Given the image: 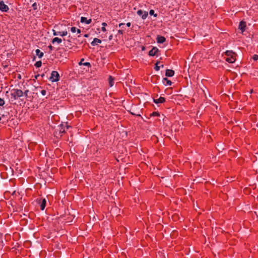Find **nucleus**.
I'll return each mask as SVG.
<instances>
[{"label":"nucleus","instance_id":"nucleus-1","mask_svg":"<svg viewBox=\"0 0 258 258\" xmlns=\"http://www.w3.org/2000/svg\"><path fill=\"white\" fill-rule=\"evenodd\" d=\"M225 55L227 56L225 57V60L229 63H233L236 60V56L237 54L232 50H227L224 52Z\"/></svg>","mask_w":258,"mask_h":258},{"label":"nucleus","instance_id":"nucleus-2","mask_svg":"<svg viewBox=\"0 0 258 258\" xmlns=\"http://www.w3.org/2000/svg\"><path fill=\"white\" fill-rule=\"evenodd\" d=\"M11 95L12 98H13L14 100H17L23 96V92L20 89H13L11 91Z\"/></svg>","mask_w":258,"mask_h":258},{"label":"nucleus","instance_id":"nucleus-3","mask_svg":"<svg viewBox=\"0 0 258 258\" xmlns=\"http://www.w3.org/2000/svg\"><path fill=\"white\" fill-rule=\"evenodd\" d=\"M36 202L37 204L39 206L41 211H43L45 209L47 204L46 199L42 197H39L36 199Z\"/></svg>","mask_w":258,"mask_h":258},{"label":"nucleus","instance_id":"nucleus-4","mask_svg":"<svg viewBox=\"0 0 258 258\" xmlns=\"http://www.w3.org/2000/svg\"><path fill=\"white\" fill-rule=\"evenodd\" d=\"M49 79L52 82H58L60 79V76L57 71H53L51 73V76Z\"/></svg>","mask_w":258,"mask_h":258},{"label":"nucleus","instance_id":"nucleus-5","mask_svg":"<svg viewBox=\"0 0 258 258\" xmlns=\"http://www.w3.org/2000/svg\"><path fill=\"white\" fill-rule=\"evenodd\" d=\"M137 108L138 107L136 105L133 106L130 110H128V112L133 115L141 116L140 111Z\"/></svg>","mask_w":258,"mask_h":258},{"label":"nucleus","instance_id":"nucleus-6","mask_svg":"<svg viewBox=\"0 0 258 258\" xmlns=\"http://www.w3.org/2000/svg\"><path fill=\"white\" fill-rule=\"evenodd\" d=\"M159 52L160 51L157 47L153 46L152 49L149 51L148 55L150 56H158Z\"/></svg>","mask_w":258,"mask_h":258},{"label":"nucleus","instance_id":"nucleus-7","mask_svg":"<svg viewBox=\"0 0 258 258\" xmlns=\"http://www.w3.org/2000/svg\"><path fill=\"white\" fill-rule=\"evenodd\" d=\"M246 27V22L243 20L241 21L239 24L238 29L241 31V33H243L245 31Z\"/></svg>","mask_w":258,"mask_h":258},{"label":"nucleus","instance_id":"nucleus-8","mask_svg":"<svg viewBox=\"0 0 258 258\" xmlns=\"http://www.w3.org/2000/svg\"><path fill=\"white\" fill-rule=\"evenodd\" d=\"M137 13L139 16H141L143 20L146 19L148 16V12L147 11L143 12L142 10H139Z\"/></svg>","mask_w":258,"mask_h":258},{"label":"nucleus","instance_id":"nucleus-9","mask_svg":"<svg viewBox=\"0 0 258 258\" xmlns=\"http://www.w3.org/2000/svg\"><path fill=\"white\" fill-rule=\"evenodd\" d=\"M9 9L3 1H0V10L3 12H7Z\"/></svg>","mask_w":258,"mask_h":258},{"label":"nucleus","instance_id":"nucleus-10","mask_svg":"<svg viewBox=\"0 0 258 258\" xmlns=\"http://www.w3.org/2000/svg\"><path fill=\"white\" fill-rule=\"evenodd\" d=\"M225 144L224 143L219 142L217 145L216 149L219 152H221L225 149Z\"/></svg>","mask_w":258,"mask_h":258},{"label":"nucleus","instance_id":"nucleus-11","mask_svg":"<svg viewBox=\"0 0 258 258\" xmlns=\"http://www.w3.org/2000/svg\"><path fill=\"white\" fill-rule=\"evenodd\" d=\"M153 102L157 104L163 103L166 102V98L160 96L158 99L153 98Z\"/></svg>","mask_w":258,"mask_h":258},{"label":"nucleus","instance_id":"nucleus-12","mask_svg":"<svg viewBox=\"0 0 258 258\" xmlns=\"http://www.w3.org/2000/svg\"><path fill=\"white\" fill-rule=\"evenodd\" d=\"M57 130L58 131L59 133H60L62 136L63 134H64L66 133L65 128H64V124L63 122H61V123L58 126V128Z\"/></svg>","mask_w":258,"mask_h":258},{"label":"nucleus","instance_id":"nucleus-13","mask_svg":"<svg viewBox=\"0 0 258 258\" xmlns=\"http://www.w3.org/2000/svg\"><path fill=\"white\" fill-rule=\"evenodd\" d=\"M85 58H82L81 59L80 61L79 62L78 64L79 66H84L88 67L89 68L91 67V64L89 62H85L84 61Z\"/></svg>","mask_w":258,"mask_h":258},{"label":"nucleus","instance_id":"nucleus-14","mask_svg":"<svg viewBox=\"0 0 258 258\" xmlns=\"http://www.w3.org/2000/svg\"><path fill=\"white\" fill-rule=\"evenodd\" d=\"M174 71L171 69H167L165 71V76L167 77H171L174 75Z\"/></svg>","mask_w":258,"mask_h":258},{"label":"nucleus","instance_id":"nucleus-15","mask_svg":"<svg viewBox=\"0 0 258 258\" xmlns=\"http://www.w3.org/2000/svg\"><path fill=\"white\" fill-rule=\"evenodd\" d=\"M166 38L164 36L158 35L156 38V40L158 43L162 44L166 41Z\"/></svg>","mask_w":258,"mask_h":258},{"label":"nucleus","instance_id":"nucleus-16","mask_svg":"<svg viewBox=\"0 0 258 258\" xmlns=\"http://www.w3.org/2000/svg\"><path fill=\"white\" fill-rule=\"evenodd\" d=\"M80 22L82 23H85L86 24H90L92 22V19H89L87 20V18L82 17L80 19Z\"/></svg>","mask_w":258,"mask_h":258},{"label":"nucleus","instance_id":"nucleus-17","mask_svg":"<svg viewBox=\"0 0 258 258\" xmlns=\"http://www.w3.org/2000/svg\"><path fill=\"white\" fill-rule=\"evenodd\" d=\"M54 137L57 140H60L62 137V135L59 133L58 131L56 129L53 133Z\"/></svg>","mask_w":258,"mask_h":258},{"label":"nucleus","instance_id":"nucleus-18","mask_svg":"<svg viewBox=\"0 0 258 258\" xmlns=\"http://www.w3.org/2000/svg\"><path fill=\"white\" fill-rule=\"evenodd\" d=\"M162 82L165 86H171L172 84V82L170 80L168 79L167 77L163 79Z\"/></svg>","mask_w":258,"mask_h":258},{"label":"nucleus","instance_id":"nucleus-19","mask_svg":"<svg viewBox=\"0 0 258 258\" xmlns=\"http://www.w3.org/2000/svg\"><path fill=\"white\" fill-rule=\"evenodd\" d=\"M102 42L101 39H99L97 38H94L93 40L91 42V44L92 46H95L97 45L98 43H101Z\"/></svg>","mask_w":258,"mask_h":258},{"label":"nucleus","instance_id":"nucleus-20","mask_svg":"<svg viewBox=\"0 0 258 258\" xmlns=\"http://www.w3.org/2000/svg\"><path fill=\"white\" fill-rule=\"evenodd\" d=\"M114 78L111 76H109L108 78L109 85L110 87H112L114 84Z\"/></svg>","mask_w":258,"mask_h":258},{"label":"nucleus","instance_id":"nucleus-21","mask_svg":"<svg viewBox=\"0 0 258 258\" xmlns=\"http://www.w3.org/2000/svg\"><path fill=\"white\" fill-rule=\"evenodd\" d=\"M35 52L36 55L38 56L39 58H42L44 55L43 52H41L39 49H37Z\"/></svg>","mask_w":258,"mask_h":258},{"label":"nucleus","instance_id":"nucleus-22","mask_svg":"<svg viewBox=\"0 0 258 258\" xmlns=\"http://www.w3.org/2000/svg\"><path fill=\"white\" fill-rule=\"evenodd\" d=\"M62 40L61 39L58 38V37H55L52 39V43H54L55 42H57V43L59 44L61 42Z\"/></svg>","mask_w":258,"mask_h":258},{"label":"nucleus","instance_id":"nucleus-23","mask_svg":"<svg viewBox=\"0 0 258 258\" xmlns=\"http://www.w3.org/2000/svg\"><path fill=\"white\" fill-rule=\"evenodd\" d=\"M160 114L158 111H154L150 114V117L152 116H160Z\"/></svg>","mask_w":258,"mask_h":258},{"label":"nucleus","instance_id":"nucleus-24","mask_svg":"<svg viewBox=\"0 0 258 258\" xmlns=\"http://www.w3.org/2000/svg\"><path fill=\"white\" fill-rule=\"evenodd\" d=\"M35 67L36 68H40L42 66V62L41 60L37 61L35 62L34 64Z\"/></svg>","mask_w":258,"mask_h":258},{"label":"nucleus","instance_id":"nucleus-25","mask_svg":"<svg viewBox=\"0 0 258 258\" xmlns=\"http://www.w3.org/2000/svg\"><path fill=\"white\" fill-rule=\"evenodd\" d=\"M58 33L61 36H66L68 34V32L67 31H63L61 32H58Z\"/></svg>","mask_w":258,"mask_h":258},{"label":"nucleus","instance_id":"nucleus-26","mask_svg":"<svg viewBox=\"0 0 258 258\" xmlns=\"http://www.w3.org/2000/svg\"><path fill=\"white\" fill-rule=\"evenodd\" d=\"M154 12H155L154 10H150L149 11V14L151 16L153 15L155 17H157L158 15L157 14H155Z\"/></svg>","mask_w":258,"mask_h":258},{"label":"nucleus","instance_id":"nucleus-27","mask_svg":"<svg viewBox=\"0 0 258 258\" xmlns=\"http://www.w3.org/2000/svg\"><path fill=\"white\" fill-rule=\"evenodd\" d=\"M2 66L3 67L4 69H5L8 68L9 65L8 64L7 62H4L2 63Z\"/></svg>","mask_w":258,"mask_h":258},{"label":"nucleus","instance_id":"nucleus-28","mask_svg":"<svg viewBox=\"0 0 258 258\" xmlns=\"http://www.w3.org/2000/svg\"><path fill=\"white\" fill-rule=\"evenodd\" d=\"M64 124V128L66 127L67 130H68L69 128H72V126L68 124V122H63Z\"/></svg>","mask_w":258,"mask_h":258},{"label":"nucleus","instance_id":"nucleus-29","mask_svg":"<svg viewBox=\"0 0 258 258\" xmlns=\"http://www.w3.org/2000/svg\"><path fill=\"white\" fill-rule=\"evenodd\" d=\"M32 8H33V10H37V3L35 2L33 4L32 6Z\"/></svg>","mask_w":258,"mask_h":258},{"label":"nucleus","instance_id":"nucleus-30","mask_svg":"<svg viewBox=\"0 0 258 258\" xmlns=\"http://www.w3.org/2000/svg\"><path fill=\"white\" fill-rule=\"evenodd\" d=\"M5 103L4 99L0 98V106H3Z\"/></svg>","mask_w":258,"mask_h":258},{"label":"nucleus","instance_id":"nucleus-31","mask_svg":"<svg viewBox=\"0 0 258 258\" xmlns=\"http://www.w3.org/2000/svg\"><path fill=\"white\" fill-rule=\"evenodd\" d=\"M124 33V30L123 29H119L118 30V34L123 35Z\"/></svg>","mask_w":258,"mask_h":258},{"label":"nucleus","instance_id":"nucleus-32","mask_svg":"<svg viewBox=\"0 0 258 258\" xmlns=\"http://www.w3.org/2000/svg\"><path fill=\"white\" fill-rule=\"evenodd\" d=\"M40 94L42 96H45L46 94V91L44 89L41 90Z\"/></svg>","mask_w":258,"mask_h":258},{"label":"nucleus","instance_id":"nucleus-33","mask_svg":"<svg viewBox=\"0 0 258 258\" xmlns=\"http://www.w3.org/2000/svg\"><path fill=\"white\" fill-rule=\"evenodd\" d=\"M252 59L255 60V61H256L258 60V55L257 54H254L252 57Z\"/></svg>","mask_w":258,"mask_h":258},{"label":"nucleus","instance_id":"nucleus-34","mask_svg":"<svg viewBox=\"0 0 258 258\" xmlns=\"http://www.w3.org/2000/svg\"><path fill=\"white\" fill-rule=\"evenodd\" d=\"M29 92V90H26L24 92H23V95L25 96V97H28V93Z\"/></svg>","mask_w":258,"mask_h":258},{"label":"nucleus","instance_id":"nucleus-35","mask_svg":"<svg viewBox=\"0 0 258 258\" xmlns=\"http://www.w3.org/2000/svg\"><path fill=\"white\" fill-rule=\"evenodd\" d=\"M160 66H158L157 64H155L154 69L155 70V71H158L160 70Z\"/></svg>","mask_w":258,"mask_h":258},{"label":"nucleus","instance_id":"nucleus-36","mask_svg":"<svg viewBox=\"0 0 258 258\" xmlns=\"http://www.w3.org/2000/svg\"><path fill=\"white\" fill-rule=\"evenodd\" d=\"M77 28L75 27H72L71 28V31L73 33H75L76 32Z\"/></svg>","mask_w":258,"mask_h":258},{"label":"nucleus","instance_id":"nucleus-37","mask_svg":"<svg viewBox=\"0 0 258 258\" xmlns=\"http://www.w3.org/2000/svg\"><path fill=\"white\" fill-rule=\"evenodd\" d=\"M48 48H49V52H51V51L52 50H53V49H54V47H53V46H52L51 44H50V45L48 46Z\"/></svg>","mask_w":258,"mask_h":258},{"label":"nucleus","instance_id":"nucleus-38","mask_svg":"<svg viewBox=\"0 0 258 258\" xmlns=\"http://www.w3.org/2000/svg\"><path fill=\"white\" fill-rule=\"evenodd\" d=\"M53 34L54 36H56L58 35H59V33H58V32H56L55 30H53Z\"/></svg>","mask_w":258,"mask_h":258},{"label":"nucleus","instance_id":"nucleus-39","mask_svg":"<svg viewBox=\"0 0 258 258\" xmlns=\"http://www.w3.org/2000/svg\"><path fill=\"white\" fill-rule=\"evenodd\" d=\"M5 175H7V173H2L1 174V176H2V177L3 178H6V177L5 176Z\"/></svg>","mask_w":258,"mask_h":258},{"label":"nucleus","instance_id":"nucleus-40","mask_svg":"<svg viewBox=\"0 0 258 258\" xmlns=\"http://www.w3.org/2000/svg\"><path fill=\"white\" fill-rule=\"evenodd\" d=\"M124 25H125V24H124V23H119V24H118V26H119V27H122V28H123V26H124Z\"/></svg>","mask_w":258,"mask_h":258},{"label":"nucleus","instance_id":"nucleus-41","mask_svg":"<svg viewBox=\"0 0 258 258\" xmlns=\"http://www.w3.org/2000/svg\"><path fill=\"white\" fill-rule=\"evenodd\" d=\"M101 30H102L103 32H106V31H107V30H106V28H105V27H102V28H101Z\"/></svg>","mask_w":258,"mask_h":258},{"label":"nucleus","instance_id":"nucleus-42","mask_svg":"<svg viewBox=\"0 0 258 258\" xmlns=\"http://www.w3.org/2000/svg\"><path fill=\"white\" fill-rule=\"evenodd\" d=\"M146 49V47L145 46L142 45L141 46V49H142V51L145 50Z\"/></svg>","mask_w":258,"mask_h":258},{"label":"nucleus","instance_id":"nucleus-43","mask_svg":"<svg viewBox=\"0 0 258 258\" xmlns=\"http://www.w3.org/2000/svg\"><path fill=\"white\" fill-rule=\"evenodd\" d=\"M102 27H105L107 25V24L105 22H103L102 23Z\"/></svg>","mask_w":258,"mask_h":258},{"label":"nucleus","instance_id":"nucleus-44","mask_svg":"<svg viewBox=\"0 0 258 258\" xmlns=\"http://www.w3.org/2000/svg\"><path fill=\"white\" fill-rule=\"evenodd\" d=\"M126 25L127 27H130L131 26V23L130 22H127L126 24Z\"/></svg>","mask_w":258,"mask_h":258},{"label":"nucleus","instance_id":"nucleus-45","mask_svg":"<svg viewBox=\"0 0 258 258\" xmlns=\"http://www.w3.org/2000/svg\"><path fill=\"white\" fill-rule=\"evenodd\" d=\"M160 60H157L156 62L155 63V64H157L158 66H159V64L160 63Z\"/></svg>","mask_w":258,"mask_h":258},{"label":"nucleus","instance_id":"nucleus-46","mask_svg":"<svg viewBox=\"0 0 258 258\" xmlns=\"http://www.w3.org/2000/svg\"><path fill=\"white\" fill-rule=\"evenodd\" d=\"M153 79L156 78V79H158L159 78V76L157 75H155L152 77Z\"/></svg>","mask_w":258,"mask_h":258},{"label":"nucleus","instance_id":"nucleus-47","mask_svg":"<svg viewBox=\"0 0 258 258\" xmlns=\"http://www.w3.org/2000/svg\"><path fill=\"white\" fill-rule=\"evenodd\" d=\"M76 32H77V33H78V34H80V33H81V30H80V29H77V28Z\"/></svg>","mask_w":258,"mask_h":258},{"label":"nucleus","instance_id":"nucleus-48","mask_svg":"<svg viewBox=\"0 0 258 258\" xmlns=\"http://www.w3.org/2000/svg\"><path fill=\"white\" fill-rule=\"evenodd\" d=\"M39 76H40V75H39V74H37V75H35V76H34V78H35V79H37L38 77Z\"/></svg>","mask_w":258,"mask_h":258},{"label":"nucleus","instance_id":"nucleus-49","mask_svg":"<svg viewBox=\"0 0 258 258\" xmlns=\"http://www.w3.org/2000/svg\"><path fill=\"white\" fill-rule=\"evenodd\" d=\"M112 39V35H111L109 36V40H111Z\"/></svg>","mask_w":258,"mask_h":258},{"label":"nucleus","instance_id":"nucleus-50","mask_svg":"<svg viewBox=\"0 0 258 258\" xmlns=\"http://www.w3.org/2000/svg\"><path fill=\"white\" fill-rule=\"evenodd\" d=\"M84 36L85 37H89V34H85Z\"/></svg>","mask_w":258,"mask_h":258},{"label":"nucleus","instance_id":"nucleus-51","mask_svg":"<svg viewBox=\"0 0 258 258\" xmlns=\"http://www.w3.org/2000/svg\"><path fill=\"white\" fill-rule=\"evenodd\" d=\"M36 59V56H33V61L35 60Z\"/></svg>","mask_w":258,"mask_h":258},{"label":"nucleus","instance_id":"nucleus-52","mask_svg":"<svg viewBox=\"0 0 258 258\" xmlns=\"http://www.w3.org/2000/svg\"><path fill=\"white\" fill-rule=\"evenodd\" d=\"M44 75H45L44 74H42V75H41V76L42 77H43L44 76Z\"/></svg>","mask_w":258,"mask_h":258},{"label":"nucleus","instance_id":"nucleus-53","mask_svg":"<svg viewBox=\"0 0 258 258\" xmlns=\"http://www.w3.org/2000/svg\"><path fill=\"white\" fill-rule=\"evenodd\" d=\"M160 66V67H161V68H163V67H164V64H161V66Z\"/></svg>","mask_w":258,"mask_h":258},{"label":"nucleus","instance_id":"nucleus-54","mask_svg":"<svg viewBox=\"0 0 258 258\" xmlns=\"http://www.w3.org/2000/svg\"><path fill=\"white\" fill-rule=\"evenodd\" d=\"M18 78L19 79H21V75H19Z\"/></svg>","mask_w":258,"mask_h":258},{"label":"nucleus","instance_id":"nucleus-55","mask_svg":"<svg viewBox=\"0 0 258 258\" xmlns=\"http://www.w3.org/2000/svg\"><path fill=\"white\" fill-rule=\"evenodd\" d=\"M252 92H253V90H252V89H251V90H250V93H251Z\"/></svg>","mask_w":258,"mask_h":258},{"label":"nucleus","instance_id":"nucleus-56","mask_svg":"<svg viewBox=\"0 0 258 258\" xmlns=\"http://www.w3.org/2000/svg\"><path fill=\"white\" fill-rule=\"evenodd\" d=\"M83 42V41H82L80 43H79L80 44H82V43Z\"/></svg>","mask_w":258,"mask_h":258},{"label":"nucleus","instance_id":"nucleus-57","mask_svg":"<svg viewBox=\"0 0 258 258\" xmlns=\"http://www.w3.org/2000/svg\"><path fill=\"white\" fill-rule=\"evenodd\" d=\"M38 88H41V86H39V87H37L36 88L37 89Z\"/></svg>","mask_w":258,"mask_h":258},{"label":"nucleus","instance_id":"nucleus-58","mask_svg":"<svg viewBox=\"0 0 258 258\" xmlns=\"http://www.w3.org/2000/svg\"><path fill=\"white\" fill-rule=\"evenodd\" d=\"M1 119H2V117L0 116V121L1 120Z\"/></svg>","mask_w":258,"mask_h":258},{"label":"nucleus","instance_id":"nucleus-59","mask_svg":"<svg viewBox=\"0 0 258 258\" xmlns=\"http://www.w3.org/2000/svg\"><path fill=\"white\" fill-rule=\"evenodd\" d=\"M5 115L4 114L2 115V117H4Z\"/></svg>","mask_w":258,"mask_h":258}]
</instances>
